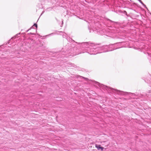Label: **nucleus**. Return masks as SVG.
<instances>
[{"label": "nucleus", "mask_w": 151, "mask_h": 151, "mask_svg": "<svg viewBox=\"0 0 151 151\" xmlns=\"http://www.w3.org/2000/svg\"><path fill=\"white\" fill-rule=\"evenodd\" d=\"M34 26H35L36 28L37 27V25L36 24H34Z\"/></svg>", "instance_id": "obj_2"}, {"label": "nucleus", "mask_w": 151, "mask_h": 151, "mask_svg": "<svg viewBox=\"0 0 151 151\" xmlns=\"http://www.w3.org/2000/svg\"><path fill=\"white\" fill-rule=\"evenodd\" d=\"M95 147L98 149V150H99L100 149L102 151L104 149V148L103 147H101L100 145L96 144L95 145Z\"/></svg>", "instance_id": "obj_1"}]
</instances>
